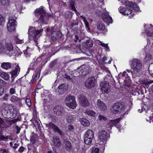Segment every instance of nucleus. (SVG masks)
Wrapping results in <instances>:
<instances>
[{"label": "nucleus", "instance_id": "nucleus-13", "mask_svg": "<svg viewBox=\"0 0 153 153\" xmlns=\"http://www.w3.org/2000/svg\"><path fill=\"white\" fill-rule=\"evenodd\" d=\"M16 21L12 19H10L7 24V27L8 30L11 32L13 30L16 26Z\"/></svg>", "mask_w": 153, "mask_h": 153}, {"label": "nucleus", "instance_id": "nucleus-44", "mask_svg": "<svg viewBox=\"0 0 153 153\" xmlns=\"http://www.w3.org/2000/svg\"><path fill=\"white\" fill-rule=\"evenodd\" d=\"M32 120L33 125L35 127L38 126L40 125L39 123L38 120H37L36 118H33Z\"/></svg>", "mask_w": 153, "mask_h": 153}, {"label": "nucleus", "instance_id": "nucleus-21", "mask_svg": "<svg viewBox=\"0 0 153 153\" xmlns=\"http://www.w3.org/2000/svg\"><path fill=\"white\" fill-rule=\"evenodd\" d=\"M23 51L25 56L27 58H29L32 54V50L30 48L27 47V48Z\"/></svg>", "mask_w": 153, "mask_h": 153}, {"label": "nucleus", "instance_id": "nucleus-49", "mask_svg": "<svg viewBox=\"0 0 153 153\" xmlns=\"http://www.w3.org/2000/svg\"><path fill=\"white\" fill-rule=\"evenodd\" d=\"M151 58V55L149 53H147L145 56V60L146 62L148 61Z\"/></svg>", "mask_w": 153, "mask_h": 153}, {"label": "nucleus", "instance_id": "nucleus-12", "mask_svg": "<svg viewBox=\"0 0 153 153\" xmlns=\"http://www.w3.org/2000/svg\"><path fill=\"white\" fill-rule=\"evenodd\" d=\"M78 98L80 101V104L83 106H89L90 103L88 99L83 94H81L78 96Z\"/></svg>", "mask_w": 153, "mask_h": 153}, {"label": "nucleus", "instance_id": "nucleus-43", "mask_svg": "<svg viewBox=\"0 0 153 153\" xmlns=\"http://www.w3.org/2000/svg\"><path fill=\"white\" fill-rule=\"evenodd\" d=\"M87 48H91L93 45L92 41L91 40L87 41L85 43Z\"/></svg>", "mask_w": 153, "mask_h": 153}, {"label": "nucleus", "instance_id": "nucleus-31", "mask_svg": "<svg viewBox=\"0 0 153 153\" xmlns=\"http://www.w3.org/2000/svg\"><path fill=\"white\" fill-rule=\"evenodd\" d=\"M97 28L99 30H103L105 29V27L103 22H99L98 23Z\"/></svg>", "mask_w": 153, "mask_h": 153}, {"label": "nucleus", "instance_id": "nucleus-20", "mask_svg": "<svg viewBox=\"0 0 153 153\" xmlns=\"http://www.w3.org/2000/svg\"><path fill=\"white\" fill-rule=\"evenodd\" d=\"M51 36L53 40H55L61 37L62 34L60 32L57 31L53 32Z\"/></svg>", "mask_w": 153, "mask_h": 153}, {"label": "nucleus", "instance_id": "nucleus-60", "mask_svg": "<svg viewBox=\"0 0 153 153\" xmlns=\"http://www.w3.org/2000/svg\"><path fill=\"white\" fill-rule=\"evenodd\" d=\"M25 148L23 147H21L19 149V152H22L24 150Z\"/></svg>", "mask_w": 153, "mask_h": 153}, {"label": "nucleus", "instance_id": "nucleus-29", "mask_svg": "<svg viewBox=\"0 0 153 153\" xmlns=\"http://www.w3.org/2000/svg\"><path fill=\"white\" fill-rule=\"evenodd\" d=\"M84 137L93 138L94 137V133L93 131L91 130H87L85 133Z\"/></svg>", "mask_w": 153, "mask_h": 153}, {"label": "nucleus", "instance_id": "nucleus-19", "mask_svg": "<svg viewBox=\"0 0 153 153\" xmlns=\"http://www.w3.org/2000/svg\"><path fill=\"white\" fill-rule=\"evenodd\" d=\"M85 113L91 117H95L97 116V114L92 110L88 109L85 111Z\"/></svg>", "mask_w": 153, "mask_h": 153}, {"label": "nucleus", "instance_id": "nucleus-50", "mask_svg": "<svg viewBox=\"0 0 153 153\" xmlns=\"http://www.w3.org/2000/svg\"><path fill=\"white\" fill-rule=\"evenodd\" d=\"M26 103L28 107L30 106L31 105V100L29 98H27L25 100Z\"/></svg>", "mask_w": 153, "mask_h": 153}, {"label": "nucleus", "instance_id": "nucleus-9", "mask_svg": "<svg viewBox=\"0 0 153 153\" xmlns=\"http://www.w3.org/2000/svg\"><path fill=\"white\" fill-rule=\"evenodd\" d=\"M109 138V136L107 135V133L105 131L101 130L99 131L98 133V138L102 146L104 147L105 144Z\"/></svg>", "mask_w": 153, "mask_h": 153}, {"label": "nucleus", "instance_id": "nucleus-40", "mask_svg": "<svg viewBox=\"0 0 153 153\" xmlns=\"http://www.w3.org/2000/svg\"><path fill=\"white\" fill-rule=\"evenodd\" d=\"M103 62L105 63L110 64L112 60L111 58H108L106 57H104L103 59Z\"/></svg>", "mask_w": 153, "mask_h": 153}, {"label": "nucleus", "instance_id": "nucleus-45", "mask_svg": "<svg viewBox=\"0 0 153 153\" xmlns=\"http://www.w3.org/2000/svg\"><path fill=\"white\" fill-rule=\"evenodd\" d=\"M91 153H102V152L101 151H100L99 148H96L93 149Z\"/></svg>", "mask_w": 153, "mask_h": 153}, {"label": "nucleus", "instance_id": "nucleus-56", "mask_svg": "<svg viewBox=\"0 0 153 153\" xmlns=\"http://www.w3.org/2000/svg\"><path fill=\"white\" fill-rule=\"evenodd\" d=\"M9 95L8 94H5L3 97L4 100L5 101H7Z\"/></svg>", "mask_w": 153, "mask_h": 153}, {"label": "nucleus", "instance_id": "nucleus-57", "mask_svg": "<svg viewBox=\"0 0 153 153\" xmlns=\"http://www.w3.org/2000/svg\"><path fill=\"white\" fill-rule=\"evenodd\" d=\"M4 123L2 119L0 117V127H3Z\"/></svg>", "mask_w": 153, "mask_h": 153}, {"label": "nucleus", "instance_id": "nucleus-5", "mask_svg": "<svg viewBox=\"0 0 153 153\" xmlns=\"http://www.w3.org/2000/svg\"><path fill=\"white\" fill-rule=\"evenodd\" d=\"M64 103L67 107L72 109L75 108L77 105L75 98L72 95H68L66 97Z\"/></svg>", "mask_w": 153, "mask_h": 153}, {"label": "nucleus", "instance_id": "nucleus-8", "mask_svg": "<svg viewBox=\"0 0 153 153\" xmlns=\"http://www.w3.org/2000/svg\"><path fill=\"white\" fill-rule=\"evenodd\" d=\"M127 109L126 105H123L119 104H115L111 108V112L114 114L118 113L119 112H123L125 111Z\"/></svg>", "mask_w": 153, "mask_h": 153}, {"label": "nucleus", "instance_id": "nucleus-3", "mask_svg": "<svg viewBox=\"0 0 153 153\" xmlns=\"http://www.w3.org/2000/svg\"><path fill=\"white\" fill-rule=\"evenodd\" d=\"M42 29L36 30L33 27H30L28 29V39L30 40H34L36 43L38 38L41 35V33L42 32Z\"/></svg>", "mask_w": 153, "mask_h": 153}, {"label": "nucleus", "instance_id": "nucleus-16", "mask_svg": "<svg viewBox=\"0 0 153 153\" xmlns=\"http://www.w3.org/2000/svg\"><path fill=\"white\" fill-rule=\"evenodd\" d=\"M97 108L100 111H105L107 107L104 103L100 100H98L96 104Z\"/></svg>", "mask_w": 153, "mask_h": 153}, {"label": "nucleus", "instance_id": "nucleus-61", "mask_svg": "<svg viewBox=\"0 0 153 153\" xmlns=\"http://www.w3.org/2000/svg\"><path fill=\"white\" fill-rule=\"evenodd\" d=\"M74 129V126L71 125H70L68 126V129L70 131H72Z\"/></svg>", "mask_w": 153, "mask_h": 153}, {"label": "nucleus", "instance_id": "nucleus-38", "mask_svg": "<svg viewBox=\"0 0 153 153\" xmlns=\"http://www.w3.org/2000/svg\"><path fill=\"white\" fill-rule=\"evenodd\" d=\"M40 71H39L35 74L33 75V81H36L38 79L40 75Z\"/></svg>", "mask_w": 153, "mask_h": 153}, {"label": "nucleus", "instance_id": "nucleus-1", "mask_svg": "<svg viewBox=\"0 0 153 153\" xmlns=\"http://www.w3.org/2000/svg\"><path fill=\"white\" fill-rule=\"evenodd\" d=\"M119 1L124 4L126 6H128V7L133 9L132 10L129 8L126 9L124 8L122 6H121L119 8V12L124 15H128L130 14L132 12H133V15L135 14L136 13L134 11H138L139 10V7L135 4L133 2H130L127 0H118Z\"/></svg>", "mask_w": 153, "mask_h": 153}, {"label": "nucleus", "instance_id": "nucleus-15", "mask_svg": "<svg viewBox=\"0 0 153 153\" xmlns=\"http://www.w3.org/2000/svg\"><path fill=\"white\" fill-rule=\"evenodd\" d=\"M46 127L48 129H52L58 133L60 135L62 134V132L59 129L58 127L52 123H50L46 124Z\"/></svg>", "mask_w": 153, "mask_h": 153}, {"label": "nucleus", "instance_id": "nucleus-14", "mask_svg": "<svg viewBox=\"0 0 153 153\" xmlns=\"http://www.w3.org/2000/svg\"><path fill=\"white\" fill-rule=\"evenodd\" d=\"M53 110L54 113L58 116L61 115L64 112L63 107L60 105H56L54 107Z\"/></svg>", "mask_w": 153, "mask_h": 153}, {"label": "nucleus", "instance_id": "nucleus-59", "mask_svg": "<svg viewBox=\"0 0 153 153\" xmlns=\"http://www.w3.org/2000/svg\"><path fill=\"white\" fill-rule=\"evenodd\" d=\"M64 77L69 79H72V78L70 76L66 74L64 75Z\"/></svg>", "mask_w": 153, "mask_h": 153}, {"label": "nucleus", "instance_id": "nucleus-36", "mask_svg": "<svg viewBox=\"0 0 153 153\" xmlns=\"http://www.w3.org/2000/svg\"><path fill=\"white\" fill-rule=\"evenodd\" d=\"M149 73L150 75L153 77V62L151 63L149 67Z\"/></svg>", "mask_w": 153, "mask_h": 153}, {"label": "nucleus", "instance_id": "nucleus-23", "mask_svg": "<svg viewBox=\"0 0 153 153\" xmlns=\"http://www.w3.org/2000/svg\"><path fill=\"white\" fill-rule=\"evenodd\" d=\"M12 66L11 63L8 62H3L1 64V67L3 69L6 70L11 68Z\"/></svg>", "mask_w": 153, "mask_h": 153}, {"label": "nucleus", "instance_id": "nucleus-64", "mask_svg": "<svg viewBox=\"0 0 153 153\" xmlns=\"http://www.w3.org/2000/svg\"><path fill=\"white\" fill-rule=\"evenodd\" d=\"M75 37L76 39L75 40V41L76 42L79 40V37H78V36L76 35L75 36Z\"/></svg>", "mask_w": 153, "mask_h": 153}, {"label": "nucleus", "instance_id": "nucleus-47", "mask_svg": "<svg viewBox=\"0 0 153 153\" xmlns=\"http://www.w3.org/2000/svg\"><path fill=\"white\" fill-rule=\"evenodd\" d=\"M5 19L1 15H0V25H3L5 23Z\"/></svg>", "mask_w": 153, "mask_h": 153}, {"label": "nucleus", "instance_id": "nucleus-46", "mask_svg": "<svg viewBox=\"0 0 153 153\" xmlns=\"http://www.w3.org/2000/svg\"><path fill=\"white\" fill-rule=\"evenodd\" d=\"M8 138V136H4L2 134H0V140L6 141Z\"/></svg>", "mask_w": 153, "mask_h": 153}, {"label": "nucleus", "instance_id": "nucleus-39", "mask_svg": "<svg viewBox=\"0 0 153 153\" xmlns=\"http://www.w3.org/2000/svg\"><path fill=\"white\" fill-rule=\"evenodd\" d=\"M10 100L12 102H15L16 101H20L21 100V99L20 97L13 95L10 98Z\"/></svg>", "mask_w": 153, "mask_h": 153}, {"label": "nucleus", "instance_id": "nucleus-62", "mask_svg": "<svg viewBox=\"0 0 153 153\" xmlns=\"http://www.w3.org/2000/svg\"><path fill=\"white\" fill-rule=\"evenodd\" d=\"M16 128L17 129L16 133L19 134L20 132V128L18 126H16Z\"/></svg>", "mask_w": 153, "mask_h": 153}, {"label": "nucleus", "instance_id": "nucleus-4", "mask_svg": "<svg viewBox=\"0 0 153 153\" xmlns=\"http://www.w3.org/2000/svg\"><path fill=\"white\" fill-rule=\"evenodd\" d=\"M36 16L38 19L39 22L41 24H47V14L42 6L37 9L35 11Z\"/></svg>", "mask_w": 153, "mask_h": 153}, {"label": "nucleus", "instance_id": "nucleus-58", "mask_svg": "<svg viewBox=\"0 0 153 153\" xmlns=\"http://www.w3.org/2000/svg\"><path fill=\"white\" fill-rule=\"evenodd\" d=\"M16 43L21 44L24 43V41L23 40L18 39L16 41Z\"/></svg>", "mask_w": 153, "mask_h": 153}, {"label": "nucleus", "instance_id": "nucleus-18", "mask_svg": "<svg viewBox=\"0 0 153 153\" xmlns=\"http://www.w3.org/2000/svg\"><path fill=\"white\" fill-rule=\"evenodd\" d=\"M102 17L103 21L107 23H111L112 22V18L107 13H103L102 15Z\"/></svg>", "mask_w": 153, "mask_h": 153}, {"label": "nucleus", "instance_id": "nucleus-2", "mask_svg": "<svg viewBox=\"0 0 153 153\" xmlns=\"http://www.w3.org/2000/svg\"><path fill=\"white\" fill-rule=\"evenodd\" d=\"M130 62L133 76H139L142 73L143 68L141 62L138 59H131Z\"/></svg>", "mask_w": 153, "mask_h": 153}, {"label": "nucleus", "instance_id": "nucleus-55", "mask_svg": "<svg viewBox=\"0 0 153 153\" xmlns=\"http://www.w3.org/2000/svg\"><path fill=\"white\" fill-rule=\"evenodd\" d=\"M65 86L64 84H62L59 86L58 88L59 89H63L65 88Z\"/></svg>", "mask_w": 153, "mask_h": 153}, {"label": "nucleus", "instance_id": "nucleus-7", "mask_svg": "<svg viewBox=\"0 0 153 153\" xmlns=\"http://www.w3.org/2000/svg\"><path fill=\"white\" fill-rule=\"evenodd\" d=\"M88 68L85 65H82L75 72V74L77 76L84 77L88 73Z\"/></svg>", "mask_w": 153, "mask_h": 153}, {"label": "nucleus", "instance_id": "nucleus-37", "mask_svg": "<svg viewBox=\"0 0 153 153\" xmlns=\"http://www.w3.org/2000/svg\"><path fill=\"white\" fill-rule=\"evenodd\" d=\"M122 76L123 77V79H124V81L126 82L129 79V77L127 74L126 73V71H124L122 74Z\"/></svg>", "mask_w": 153, "mask_h": 153}, {"label": "nucleus", "instance_id": "nucleus-35", "mask_svg": "<svg viewBox=\"0 0 153 153\" xmlns=\"http://www.w3.org/2000/svg\"><path fill=\"white\" fill-rule=\"evenodd\" d=\"M76 49L78 53L82 52L83 53H85L86 52V50L87 49V48H85L84 49H82L81 50L80 47L79 45L76 46Z\"/></svg>", "mask_w": 153, "mask_h": 153}, {"label": "nucleus", "instance_id": "nucleus-32", "mask_svg": "<svg viewBox=\"0 0 153 153\" xmlns=\"http://www.w3.org/2000/svg\"><path fill=\"white\" fill-rule=\"evenodd\" d=\"M99 41L98 44L99 45L101 46L102 47L104 48L106 51H109V48L108 45V44H105L100 41Z\"/></svg>", "mask_w": 153, "mask_h": 153}, {"label": "nucleus", "instance_id": "nucleus-26", "mask_svg": "<svg viewBox=\"0 0 153 153\" xmlns=\"http://www.w3.org/2000/svg\"><path fill=\"white\" fill-rule=\"evenodd\" d=\"M150 26L151 27H149L148 29L146 30V33L147 36L151 37L153 36V28L152 25H150Z\"/></svg>", "mask_w": 153, "mask_h": 153}, {"label": "nucleus", "instance_id": "nucleus-33", "mask_svg": "<svg viewBox=\"0 0 153 153\" xmlns=\"http://www.w3.org/2000/svg\"><path fill=\"white\" fill-rule=\"evenodd\" d=\"M65 146L66 149L68 151L71 150L72 146L71 143L69 141H66L65 142Z\"/></svg>", "mask_w": 153, "mask_h": 153}, {"label": "nucleus", "instance_id": "nucleus-63", "mask_svg": "<svg viewBox=\"0 0 153 153\" xmlns=\"http://www.w3.org/2000/svg\"><path fill=\"white\" fill-rule=\"evenodd\" d=\"M146 106L144 105L143 106H142V111H143L144 110L145 111L146 110Z\"/></svg>", "mask_w": 153, "mask_h": 153}, {"label": "nucleus", "instance_id": "nucleus-27", "mask_svg": "<svg viewBox=\"0 0 153 153\" xmlns=\"http://www.w3.org/2000/svg\"><path fill=\"white\" fill-rule=\"evenodd\" d=\"M16 68L15 69L11 72L12 76H16L19 72L20 68L19 66L17 64H15Z\"/></svg>", "mask_w": 153, "mask_h": 153}, {"label": "nucleus", "instance_id": "nucleus-52", "mask_svg": "<svg viewBox=\"0 0 153 153\" xmlns=\"http://www.w3.org/2000/svg\"><path fill=\"white\" fill-rule=\"evenodd\" d=\"M4 52V48L2 43L0 42V53Z\"/></svg>", "mask_w": 153, "mask_h": 153}, {"label": "nucleus", "instance_id": "nucleus-24", "mask_svg": "<svg viewBox=\"0 0 153 153\" xmlns=\"http://www.w3.org/2000/svg\"><path fill=\"white\" fill-rule=\"evenodd\" d=\"M79 121L83 126H88L90 125V122L87 119L82 118L80 119Z\"/></svg>", "mask_w": 153, "mask_h": 153}, {"label": "nucleus", "instance_id": "nucleus-10", "mask_svg": "<svg viewBox=\"0 0 153 153\" xmlns=\"http://www.w3.org/2000/svg\"><path fill=\"white\" fill-rule=\"evenodd\" d=\"M101 89L104 94H107L111 91L109 83L106 82H101L100 84Z\"/></svg>", "mask_w": 153, "mask_h": 153}, {"label": "nucleus", "instance_id": "nucleus-54", "mask_svg": "<svg viewBox=\"0 0 153 153\" xmlns=\"http://www.w3.org/2000/svg\"><path fill=\"white\" fill-rule=\"evenodd\" d=\"M4 89L3 88L0 87V96H1L4 93Z\"/></svg>", "mask_w": 153, "mask_h": 153}, {"label": "nucleus", "instance_id": "nucleus-22", "mask_svg": "<svg viewBox=\"0 0 153 153\" xmlns=\"http://www.w3.org/2000/svg\"><path fill=\"white\" fill-rule=\"evenodd\" d=\"M54 145L56 146L59 147L61 145V143L59 140V137L56 136L53 137L52 141Z\"/></svg>", "mask_w": 153, "mask_h": 153}, {"label": "nucleus", "instance_id": "nucleus-17", "mask_svg": "<svg viewBox=\"0 0 153 153\" xmlns=\"http://www.w3.org/2000/svg\"><path fill=\"white\" fill-rule=\"evenodd\" d=\"M120 120V119H117L115 120H111L109 123L107 124L106 125V127L107 128V129L108 130L111 129V127L114 126L117 127V124L119 123Z\"/></svg>", "mask_w": 153, "mask_h": 153}, {"label": "nucleus", "instance_id": "nucleus-30", "mask_svg": "<svg viewBox=\"0 0 153 153\" xmlns=\"http://www.w3.org/2000/svg\"><path fill=\"white\" fill-rule=\"evenodd\" d=\"M1 4L5 7H7L10 5V0H0Z\"/></svg>", "mask_w": 153, "mask_h": 153}, {"label": "nucleus", "instance_id": "nucleus-48", "mask_svg": "<svg viewBox=\"0 0 153 153\" xmlns=\"http://www.w3.org/2000/svg\"><path fill=\"white\" fill-rule=\"evenodd\" d=\"M98 117L99 120L100 121H105L107 120V118L103 115H99Z\"/></svg>", "mask_w": 153, "mask_h": 153}, {"label": "nucleus", "instance_id": "nucleus-53", "mask_svg": "<svg viewBox=\"0 0 153 153\" xmlns=\"http://www.w3.org/2000/svg\"><path fill=\"white\" fill-rule=\"evenodd\" d=\"M71 6L72 9L75 11H76V10L74 6V2L73 1H72L71 3Z\"/></svg>", "mask_w": 153, "mask_h": 153}, {"label": "nucleus", "instance_id": "nucleus-42", "mask_svg": "<svg viewBox=\"0 0 153 153\" xmlns=\"http://www.w3.org/2000/svg\"><path fill=\"white\" fill-rule=\"evenodd\" d=\"M80 17L82 18L84 22L86 28L88 29V30H89V23L86 20L85 18L83 17L82 16H80Z\"/></svg>", "mask_w": 153, "mask_h": 153}, {"label": "nucleus", "instance_id": "nucleus-51", "mask_svg": "<svg viewBox=\"0 0 153 153\" xmlns=\"http://www.w3.org/2000/svg\"><path fill=\"white\" fill-rule=\"evenodd\" d=\"M9 93L11 94H14L16 93V90L15 88H11L9 91Z\"/></svg>", "mask_w": 153, "mask_h": 153}, {"label": "nucleus", "instance_id": "nucleus-34", "mask_svg": "<svg viewBox=\"0 0 153 153\" xmlns=\"http://www.w3.org/2000/svg\"><path fill=\"white\" fill-rule=\"evenodd\" d=\"M92 138L89 137H84V141L85 143L87 145L91 144L92 143Z\"/></svg>", "mask_w": 153, "mask_h": 153}, {"label": "nucleus", "instance_id": "nucleus-28", "mask_svg": "<svg viewBox=\"0 0 153 153\" xmlns=\"http://www.w3.org/2000/svg\"><path fill=\"white\" fill-rule=\"evenodd\" d=\"M0 76L6 80H8L10 78V76L8 74L2 71L0 72Z\"/></svg>", "mask_w": 153, "mask_h": 153}, {"label": "nucleus", "instance_id": "nucleus-25", "mask_svg": "<svg viewBox=\"0 0 153 153\" xmlns=\"http://www.w3.org/2000/svg\"><path fill=\"white\" fill-rule=\"evenodd\" d=\"M142 83L144 88H148L150 84L153 83V80L149 79H146L143 80Z\"/></svg>", "mask_w": 153, "mask_h": 153}, {"label": "nucleus", "instance_id": "nucleus-6", "mask_svg": "<svg viewBox=\"0 0 153 153\" xmlns=\"http://www.w3.org/2000/svg\"><path fill=\"white\" fill-rule=\"evenodd\" d=\"M4 52L10 56L16 55V51L14 50L12 43L10 40H9L6 41Z\"/></svg>", "mask_w": 153, "mask_h": 153}, {"label": "nucleus", "instance_id": "nucleus-41", "mask_svg": "<svg viewBox=\"0 0 153 153\" xmlns=\"http://www.w3.org/2000/svg\"><path fill=\"white\" fill-rule=\"evenodd\" d=\"M74 116L71 115H69L66 118L67 122L68 123H71L73 122Z\"/></svg>", "mask_w": 153, "mask_h": 153}, {"label": "nucleus", "instance_id": "nucleus-11", "mask_svg": "<svg viewBox=\"0 0 153 153\" xmlns=\"http://www.w3.org/2000/svg\"><path fill=\"white\" fill-rule=\"evenodd\" d=\"M96 84V79L94 77H91L88 78L85 81V86L88 88H91L94 87Z\"/></svg>", "mask_w": 153, "mask_h": 153}]
</instances>
